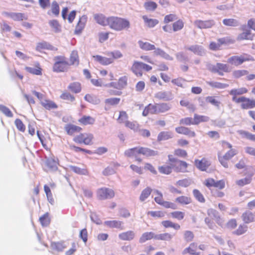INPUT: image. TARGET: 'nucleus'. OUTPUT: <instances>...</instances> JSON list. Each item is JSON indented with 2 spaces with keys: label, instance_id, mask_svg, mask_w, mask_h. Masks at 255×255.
<instances>
[{
  "label": "nucleus",
  "instance_id": "nucleus-1",
  "mask_svg": "<svg viewBox=\"0 0 255 255\" xmlns=\"http://www.w3.org/2000/svg\"><path fill=\"white\" fill-rule=\"evenodd\" d=\"M109 26L115 30L121 31L128 28L130 26V23L129 21L124 18L110 17H109Z\"/></svg>",
  "mask_w": 255,
  "mask_h": 255
},
{
  "label": "nucleus",
  "instance_id": "nucleus-2",
  "mask_svg": "<svg viewBox=\"0 0 255 255\" xmlns=\"http://www.w3.org/2000/svg\"><path fill=\"white\" fill-rule=\"evenodd\" d=\"M169 160L171 162V165L174 170L177 172L184 173L187 171L188 164L184 161H181L174 158L171 155H168Z\"/></svg>",
  "mask_w": 255,
  "mask_h": 255
},
{
  "label": "nucleus",
  "instance_id": "nucleus-3",
  "mask_svg": "<svg viewBox=\"0 0 255 255\" xmlns=\"http://www.w3.org/2000/svg\"><path fill=\"white\" fill-rule=\"evenodd\" d=\"M206 66L208 70L214 73H217L219 75L223 76V72H229L231 70L228 65L217 63L216 65H213L209 63H206Z\"/></svg>",
  "mask_w": 255,
  "mask_h": 255
},
{
  "label": "nucleus",
  "instance_id": "nucleus-4",
  "mask_svg": "<svg viewBox=\"0 0 255 255\" xmlns=\"http://www.w3.org/2000/svg\"><path fill=\"white\" fill-rule=\"evenodd\" d=\"M233 101L236 103H241V107L243 109H250L255 107V100L250 99L244 96L239 98H232Z\"/></svg>",
  "mask_w": 255,
  "mask_h": 255
},
{
  "label": "nucleus",
  "instance_id": "nucleus-5",
  "mask_svg": "<svg viewBox=\"0 0 255 255\" xmlns=\"http://www.w3.org/2000/svg\"><path fill=\"white\" fill-rule=\"evenodd\" d=\"M254 58L248 54H244L240 56H234L228 59V62L235 66L242 64L243 62L248 61H254Z\"/></svg>",
  "mask_w": 255,
  "mask_h": 255
},
{
  "label": "nucleus",
  "instance_id": "nucleus-6",
  "mask_svg": "<svg viewBox=\"0 0 255 255\" xmlns=\"http://www.w3.org/2000/svg\"><path fill=\"white\" fill-rule=\"evenodd\" d=\"M114 196L115 192L110 188L103 187L98 189L97 191V197L100 200L112 199Z\"/></svg>",
  "mask_w": 255,
  "mask_h": 255
},
{
  "label": "nucleus",
  "instance_id": "nucleus-7",
  "mask_svg": "<svg viewBox=\"0 0 255 255\" xmlns=\"http://www.w3.org/2000/svg\"><path fill=\"white\" fill-rule=\"evenodd\" d=\"M215 24L216 22L213 19L207 20H196L194 22V24L200 29L211 28Z\"/></svg>",
  "mask_w": 255,
  "mask_h": 255
},
{
  "label": "nucleus",
  "instance_id": "nucleus-8",
  "mask_svg": "<svg viewBox=\"0 0 255 255\" xmlns=\"http://www.w3.org/2000/svg\"><path fill=\"white\" fill-rule=\"evenodd\" d=\"M185 48L192 52L195 54L201 56H204L206 53L204 48L201 45L197 44L192 45L189 46H185Z\"/></svg>",
  "mask_w": 255,
  "mask_h": 255
},
{
  "label": "nucleus",
  "instance_id": "nucleus-9",
  "mask_svg": "<svg viewBox=\"0 0 255 255\" xmlns=\"http://www.w3.org/2000/svg\"><path fill=\"white\" fill-rule=\"evenodd\" d=\"M210 161L205 158H203L201 160L196 159L195 160V165L196 167L201 171H205L210 165Z\"/></svg>",
  "mask_w": 255,
  "mask_h": 255
},
{
  "label": "nucleus",
  "instance_id": "nucleus-10",
  "mask_svg": "<svg viewBox=\"0 0 255 255\" xmlns=\"http://www.w3.org/2000/svg\"><path fill=\"white\" fill-rule=\"evenodd\" d=\"M130 69L136 76H141L142 75L143 70L142 62L134 61Z\"/></svg>",
  "mask_w": 255,
  "mask_h": 255
},
{
  "label": "nucleus",
  "instance_id": "nucleus-11",
  "mask_svg": "<svg viewBox=\"0 0 255 255\" xmlns=\"http://www.w3.org/2000/svg\"><path fill=\"white\" fill-rule=\"evenodd\" d=\"M70 64L68 62L54 63L53 66V70L56 72H62L66 71L68 70Z\"/></svg>",
  "mask_w": 255,
  "mask_h": 255
},
{
  "label": "nucleus",
  "instance_id": "nucleus-12",
  "mask_svg": "<svg viewBox=\"0 0 255 255\" xmlns=\"http://www.w3.org/2000/svg\"><path fill=\"white\" fill-rule=\"evenodd\" d=\"M241 218L246 224H249L255 221V214L250 211H246L243 213Z\"/></svg>",
  "mask_w": 255,
  "mask_h": 255
},
{
  "label": "nucleus",
  "instance_id": "nucleus-13",
  "mask_svg": "<svg viewBox=\"0 0 255 255\" xmlns=\"http://www.w3.org/2000/svg\"><path fill=\"white\" fill-rule=\"evenodd\" d=\"M94 60L103 65H108L113 62V58H109L100 55H93Z\"/></svg>",
  "mask_w": 255,
  "mask_h": 255
},
{
  "label": "nucleus",
  "instance_id": "nucleus-14",
  "mask_svg": "<svg viewBox=\"0 0 255 255\" xmlns=\"http://www.w3.org/2000/svg\"><path fill=\"white\" fill-rule=\"evenodd\" d=\"M135 234L133 231L123 232L119 235V238L123 241H131L135 237Z\"/></svg>",
  "mask_w": 255,
  "mask_h": 255
},
{
  "label": "nucleus",
  "instance_id": "nucleus-15",
  "mask_svg": "<svg viewBox=\"0 0 255 255\" xmlns=\"http://www.w3.org/2000/svg\"><path fill=\"white\" fill-rule=\"evenodd\" d=\"M87 17L86 15H83L80 17L75 30V34H80L84 29L86 23Z\"/></svg>",
  "mask_w": 255,
  "mask_h": 255
},
{
  "label": "nucleus",
  "instance_id": "nucleus-16",
  "mask_svg": "<svg viewBox=\"0 0 255 255\" xmlns=\"http://www.w3.org/2000/svg\"><path fill=\"white\" fill-rule=\"evenodd\" d=\"M123 222L120 221L112 220L107 221L104 222V225L110 228H115L121 230L124 229Z\"/></svg>",
  "mask_w": 255,
  "mask_h": 255
},
{
  "label": "nucleus",
  "instance_id": "nucleus-17",
  "mask_svg": "<svg viewBox=\"0 0 255 255\" xmlns=\"http://www.w3.org/2000/svg\"><path fill=\"white\" fill-rule=\"evenodd\" d=\"M155 97L165 101H169L173 99V96L170 92H158L155 94Z\"/></svg>",
  "mask_w": 255,
  "mask_h": 255
},
{
  "label": "nucleus",
  "instance_id": "nucleus-18",
  "mask_svg": "<svg viewBox=\"0 0 255 255\" xmlns=\"http://www.w3.org/2000/svg\"><path fill=\"white\" fill-rule=\"evenodd\" d=\"M175 131L178 133L187 135L190 137H195L196 136L194 131H191L188 128L184 127H177L175 128Z\"/></svg>",
  "mask_w": 255,
  "mask_h": 255
},
{
  "label": "nucleus",
  "instance_id": "nucleus-19",
  "mask_svg": "<svg viewBox=\"0 0 255 255\" xmlns=\"http://www.w3.org/2000/svg\"><path fill=\"white\" fill-rule=\"evenodd\" d=\"M197 245L196 243H192L189 247L185 248L182 252L183 255L189 254L190 255H199V254L196 252Z\"/></svg>",
  "mask_w": 255,
  "mask_h": 255
},
{
  "label": "nucleus",
  "instance_id": "nucleus-20",
  "mask_svg": "<svg viewBox=\"0 0 255 255\" xmlns=\"http://www.w3.org/2000/svg\"><path fill=\"white\" fill-rule=\"evenodd\" d=\"M94 18L99 24L103 26L109 25V18H106L103 14H95Z\"/></svg>",
  "mask_w": 255,
  "mask_h": 255
},
{
  "label": "nucleus",
  "instance_id": "nucleus-21",
  "mask_svg": "<svg viewBox=\"0 0 255 255\" xmlns=\"http://www.w3.org/2000/svg\"><path fill=\"white\" fill-rule=\"evenodd\" d=\"M81 129L80 127L72 124L66 125L65 127V130L69 135H72L75 132H79Z\"/></svg>",
  "mask_w": 255,
  "mask_h": 255
},
{
  "label": "nucleus",
  "instance_id": "nucleus-22",
  "mask_svg": "<svg viewBox=\"0 0 255 255\" xmlns=\"http://www.w3.org/2000/svg\"><path fill=\"white\" fill-rule=\"evenodd\" d=\"M2 14L7 17H9L14 20H21L24 18V15L21 13L3 12Z\"/></svg>",
  "mask_w": 255,
  "mask_h": 255
},
{
  "label": "nucleus",
  "instance_id": "nucleus-23",
  "mask_svg": "<svg viewBox=\"0 0 255 255\" xmlns=\"http://www.w3.org/2000/svg\"><path fill=\"white\" fill-rule=\"evenodd\" d=\"M253 36L251 34V30L246 29L242 33L239 34L237 40L239 41L243 40H252Z\"/></svg>",
  "mask_w": 255,
  "mask_h": 255
},
{
  "label": "nucleus",
  "instance_id": "nucleus-24",
  "mask_svg": "<svg viewBox=\"0 0 255 255\" xmlns=\"http://www.w3.org/2000/svg\"><path fill=\"white\" fill-rule=\"evenodd\" d=\"M156 235L153 232H145L142 234L141 236L139 238V242L140 243H143L147 240H149L151 239H154Z\"/></svg>",
  "mask_w": 255,
  "mask_h": 255
},
{
  "label": "nucleus",
  "instance_id": "nucleus-25",
  "mask_svg": "<svg viewBox=\"0 0 255 255\" xmlns=\"http://www.w3.org/2000/svg\"><path fill=\"white\" fill-rule=\"evenodd\" d=\"M48 23L54 32L59 33L61 31V26L57 20H50L49 21Z\"/></svg>",
  "mask_w": 255,
  "mask_h": 255
},
{
  "label": "nucleus",
  "instance_id": "nucleus-26",
  "mask_svg": "<svg viewBox=\"0 0 255 255\" xmlns=\"http://www.w3.org/2000/svg\"><path fill=\"white\" fill-rule=\"evenodd\" d=\"M142 19L145 24L150 28L153 27L158 23V20L157 19L148 18L146 15H143Z\"/></svg>",
  "mask_w": 255,
  "mask_h": 255
},
{
  "label": "nucleus",
  "instance_id": "nucleus-27",
  "mask_svg": "<svg viewBox=\"0 0 255 255\" xmlns=\"http://www.w3.org/2000/svg\"><path fill=\"white\" fill-rule=\"evenodd\" d=\"M173 137V134L170 131L160 132L157 136L158 141L165 140Z\"/></svg>",
  "mask_w": 255,
  "mask_h": 255
},
{
  "label": "nucleus",
  "instance_id": "nucleus-28",
  "mask_svg": "<svg viewBox=\"0 0 255 255\" xmlns=\"http://www.w3.org/2000/svg\"><path fill=\"white\" fill-rule=\"evenodd\" d=\"M154 54L156 55H159L162 57L163 58L165 59L166 60H172L173 58L170 56L168 54L166 53L165 51H164L163 50L160 49V48H156L154 50Z\"/></svg>",
  "mask_w": 255,
  "mask_h": 255
},
{
  "label": "nucleus",
  "instance_id": "nucleus-29",
  "mask_svg": "<svg viewBox=\"0 0 255 255\" xmlns=\"http://www.w3.org/2000/svg\"><path fill=\"white\" fill-rule=\"evenodd\" d=\"M138 43L140 48L142 50L149 51L155 49V46L148 42H144L142 41H139Z\"/></svg>",
  "mask_w": 255,
  "mask_h": 255
},
{
  "label": "nucleus",
  "instance_id": "nucleus-30",
  "mask_svg": "<svg viewBox=\"0 0 255 255\" xmlns=\"http://www.w3.org/2000/svg\"><path fill=\"white\" fill-rule=\"evenodd\" d=\"M141 154L147 156H153L158 154V151L152 150L147 147H142L141 150L140 151Z\"/></svg>",
  "mask_w": 255,
  "mask_h": 255
},
{
  "label": "nucleus",
  "instance_id": "nucleus-31",
  "mask_svg": "<svg viewBox=\"0 0 255 255\" xmlns=\"http://www.w3.org/2000/svg\"><path fill=\"white\" fill-rule=\"evenodd\" d=\"M209 121V118L205 116H200L195 114L194 116L193 123L198 125L201 122H207Z\"/></svg>",
  "mask_w": 255,
  "mask_h": 255
},
{
  "label": "nucleus",
  "instance_id": "nucleus-32",
  "mask_svg": "<svg viewBox=\"0 0 255 255\" xmlns=\"http://www.w3.org/2000/svg\"><path fill=\"white\" fill-rule=\"evenodd\" d=\"M248 92V90L246 88H241L239 89H232L230 91V94L233 96V97L237 98V95H241Z\"/></svg>",
  "mask_w": 255,
  "mask_h": 255
},
{
  "label": "nucleus",
  "instance_id": "nucleus-33",
  "mask_svg": "<svg viewBox=\"0 0 255 255\" xmlns=\"http://www.w3.org/2000/svg\"><path fill=\"white\" fill-rule=\"evenodd\" d=\"M223 23L227 26L236 27L239 25L238 20L234 18H226L223 20Z\"/></svg>",
  "mask_w": 255,
  "mask_h": 255
},
{
  "label": "nucleus",
  "instance_id": "nucleus-34",
  "mask_svg": "<svg viewBox=\"0 0 255 255\" xmlns=\"http://www.w3.org/2000/svg\"><path fill=\"white\" fill-rule=\"evenodd\" d=\"M173 236V235L169 233L160 234L156 235V236L155 237V239L157 240L170 241L172 239Z\"/></svg>",
  "mask_w": 255,
  "mask_h": 255
},
{
  "label": "nucleus",
  "instance_id": "nucleus-35",
  "mask_svg": "<svg viewBox=\"0 0 255 255\" xmlns=\"http://www.w3.org/2000/svg\"><path fill=\"white\" fill-rule=\"evenodd\" d=\"M46 166L49 169L55 171L57 169V162L53 158H48L46 161Z\"/></svg>",
  "mask_w": 255,
  "mask_h": 255
},
{
  "label": "nucleus",
  "instance_id": "nucleus-36",
  "mask_svg": "<svg viewBox=\"0 0 255 255\" xmlns=\"http://www.w3.org/2000/svg\"><path fill=\"white\" fill-rule=\"evenodd\" d=\"M152 189L150 187H147L143 190L139 196V200L140 201L143 202L150 195Z\"/></svg>",
  "mask_w": 255,
  "mask_h": 255
},
{
  "label": "nucleus",
  "instance_id": "nucleus-37",
  "mask_svg": "<svg viewBox=\"0 0 255 255\" xmlns=\"http://www.w3.org/2000/svg\"><path fill=\"white\" fill-rule=\"evenodd\" d=\"M70 61L71 65H78L79 64V57L77 51H72L70 57Z\"/></svg>",
  "mask_w": 255,
  "mask_h": 255
},
{
  "label": "nucleus",
  "instance_id": "nucleus-38",
  "mask_svg": "<svg viewBox=\"0 0 255 255\" xmlns=\"http://www.w3.org/2000/svg\"><path fill=\"white\" fill-rule=\"evenodd\" d=\"M68 89L75 93H78L81 90V84L78 82H73L69 85Z\"/></svg>",
  "mask_w": 255,
  "mask_h": 255
},
{
  "label": "nucleus",
  "instance_id": "nucleus-39",
  "mask_svg": "<svg viewBox=\"0 0 255 255\" xmlns=\"http://www.w3.org/2000/svg\"><path fill=\"white\" fill-rule=\"evenodd\" d=\"M79 122L84 125H92L95 122V120L90 116H84L79 120Z\"/></svg>",
  "mask_w": 255,
  "mask_h": 255
},
{
  "label": "nucleus",
  "instance_id": "nucleus-40",
  "mask_svg": "<svg viewBox=\"0 0 255 255\" xmlns=\"http://www.w3.org/2000/svg\"><path fill=\"white\" fill-rule=\"evenodd\" d=\"M162 225L165 228H172L176 230L180 229V226L178 224L174 223L170 221H162Z\"/></svg>",
  "mask_w": 255,
  "mask_h": 255
},
{
  "label": "nucleus",
  "instance_id": "nucleus-41",
  "mask_svg": "<svg viewBox=\"0 0 255 255\" xmlns=\"http://www.w3.org/2000/svg\"><path fill=\"white\" fill-rule=\"evenodd\" d=\"M207 84L213 88L218 89H224L229 86L228 84L222 83L218 82L210 81L207 82Z\"/></svg>",
  "mask_w": 255,
  "mask_h": 255
},
{
  "label": "nucleus",
  "instance_id": "nucleus-42",
  "mask_svg": "<svg viewBox=\"0 0 255 255\" xmlns=\"http://www.w3.org/2000/svg\"><path fill=\"white\" fill-rule=\"evenodd\" d=\"M175 201L182 205H187L191 202V199L190 197L181 196L176 198Z\"/></svg>",
  "mask_w": 255,
  "mask_h": 255
},
{
  "label": "nucleus",
  "instance_id": "nucleus-43",
  "mask_svg": "<svg viewBox=\"0 0 255 255\" xmlns=\"http://www.w3.org/2000/svg\"><path fill=\"white\" fill-rule=\"evenodd\" d=\"M157 4L152 1H148L144 3V7L147 11H154L157 8Z\"/></svg>",
  "mask_w": 255,
  "mask_h": 255
},
{
  "label": "nucleus",
  "instance_id": "nucleus-44",
  "mask_svg": "<svg viewBox=\"0 0 255 255\" xmlns=\"http://www.w3.org/2000/svg\"><path fill=\"white\" fill-rule=\"evenodd\" d=\"M171 108L170 105L166 103L157 104V113H164L168 111Z\"/></svg>",
  "mask_w": 255,
  "mask_h": 255
},
{
  "label": "nucleus",
  "instance_id": "nucleus-45",
  "mask_svg": "<svg viewBox=\"0 0 255 255\" xmlns=\"http://www.w3.org/2000/svg\"><path fill=\"white\" fill-rule=\"evenodd\" d=\"M41 104L46 109L49 110L52 109H56L57 108L56 104L51 101L45 100V101L42 102Z\"/></svg>",
  "mask_w": 255,
  "mask_h": 255
},
{
  "label": "nucleus",
  "instance_id": "nucleus-46",
  "mask_svg": "<svg viewBox=\"0 0 255 255\" xmlns=\"http://www.w3.org/2000/svg\"><path fill=\"white\" fill-rule=\"evenodd\" d=\"M70 169L72 171L76 173L81 175H88V171L86 169L80 168V167L75 166H71Z\"/></svg>",
  "mask_w": 255,
  "mask_h": 255
},
{
  "label": "nucleus",
  "instance_id": "nucleus-47",
  "mask_svg": "<svg viewBox=\"0 0 255 255\" xmlns=\"http://www.w3.org/2000/svg\"><path fill=\"white\" fill-rule=\"evenodd\" d=\"M39 221L43 226H47L50 224V220L48 213L40 217Z\"/></svg>",
  "mask_w": 255,
  "mask_h": 255
},
{
  "label": "nucleus",
  "instance_id": "nucleus-48",
  "mask_svg": "<svg viewBox=\"0 0 255 255\" xmlns=\"http://www.w3.org/2000/svg\"><path fill=\"white\" fill-rule=\"evenodd\" d=\"M51 247L53 249L60 252L62 251L66 248V246L63 242L52 243L51 244Z\"/></svg>",
  "mask_w": 255,
  "mask_h": 255
},
{
  "label": "nucleus",
  "instance_id": "nucleus-49",
  "mask_svg": "<svg viewBox=\"0 0 255 255\" xmlns=\"http://www.w3.org/2000/svg\"><path fill=\"white\" fill-rule=\"evenodd\" d=\"M159 171L163 174H169L172 172V167L170 165H163L158 168Z\"/></svg>",
  "mask_w": 255,
  "mask_h": 255
},
{
  "label": "nucleus",
  "instance_id": "nucleus-50",
  "mask_svg": "<svg viewBox=\"0 0 255 255\" xmlns=\"http://www.w3.org/2000/svg\"><path fill=\"white\" fill-rule=\"evenodd\" d=\"M193 194L194 197L200 202L204 203L205 201V198L202 193L197 189H194Z\"/></svg>",
  "mask_w": 255,
  "mask_h": 255
},
{
  "label": "nucleus",
  "instance_id": "nucleus-51",
  "mask_svg": "<svg viewBox=\"0 0 255 255\" xmlns=\"http://www.w3.org/2000/svg\"><path fill=\"white\" fill-rule=\"evenodd\" d=\"M26 70L30 73L36 75H41L42 74L41 69L40 67L35 68L34 67H26Z\"/></svg>",
  "mask_w": 255,
  "mask_h": 255
},
{
  "label": "nucleus",
  "instance_id": "nucleus-52",
  "mask_svg": "<svg viewBox=\"0 0 255 255\" xmlns=\"http://www.w3.org/2000/svg\"><path fill=\"white\" fill-rule=\"evenodd\" d=\"M183 22L179 19L173 23V30L175 32L180 30L183 28Z\"/></svg>",
  "mask_w": 255,
  "mask_h": 255
},
{
  "label": "nucleus",
  "instance_id": "nucleus-53",
  "mask_svg": "<svg viewBox=\"0 0 255 255\" xmlns=\"http://www.w3.org/2000/svg\"><path fill=\"white\" fill-rule=\"evenodd\" d=\"M0 111L2 112L6 117L11 118L13 117V114L10 110L6 106L2 105H0Z\"/></svg>",
  "mask_w": 255,
  "mask_h": 255
},
{
  "label": "nucleus",
  "instance_id": "nucleus-54",
  "mask_svg": "<svg viewBox=\"0 0 255 255\" xmlns=\"http://www.w3.org/2000/svg\"><path fill=\"white\" fill-rule=\"evenodd\" d=\"M249 73L248 71L246 70H235L233 72L234 77L236 78H239L242 76L247 75Z\"/></svg>",
  "mask_w": 255,
  "mask_h": 255
},
{
  "label": "nucleus",
  "instance_id": "nucleus-55",
  "mask_svg": "<svg viewBox=\"0 0 255 255\" xmlns=\"http://www.w3.org/2000/svg\"><path fill=\"white\" fill-rule=\"evenodd\" d=\"M128 116L126 112L121 111L120 112V115L118 119V121L120 123H125L126 124V121H128Z\"/></svg>",
  "mask_w": 255,
  "mask_h": 255
},
{
  "label": "nucleus",
  "instance_id": "nucleus-56",
  "mask_svg": "<svg viewBox=\"0 0 255 255\" xmlns=\"http://www.w3.org/2000/svg\"><path fill=\"white\" fill-rule=\"evenodd\" d=\"M176 57L178 61L182 62H187L189 60L188 57L183 52L177 53L176 54Z\"/></svg>",
  "mask_w": 255,
  "mask_h": 255
},
{
  "label": "nucleus",
  "instance_id": "nucleus-57",
  "mask_svg": "<svg viewBox=\"0 0 255 255\" xmlns=\"http://www.w3.org/2000/svg\"><path fill=\"white\" fill-rule=\"evenodd\" d=\"M121 99L119 98H112L105 100V103L110 105H118Z\"/></svg>",
  "mask_w": 255,
  "mask_h": 255
},
{
  "label": "nucleus",
  "instance_id": "nucleus-58",
  "mask_svg": "<svg viewBox=\"0 0 255 255\" xmlns=\"http://www.w3.org/2000/svg\"><path fill=\"white\" fill-rule=\"evenodd\" d=\"M171 215L172 218L181 220L184 218L185 214L181 211H175L171 213Z\"/></svg>",
  "mask_w": 255,
  "mask_h": 255
},
{
  "label": "nucleus",
  "instance_id": "nucleus-59",
  "mask_svg": "<svg viewBox=\"0 0 255 255\" xmlns=\"http://www.w3.org/2000/svg\"><path fill=\"white\" fill-rule=\"evenodd\" d=\"M239 133L246 137L247 139L252 141H255V134H253L248 131L244 130L239 131Z\"/></svg>",
  "mask_w": 255,
  "mask_h": 255
},
{
  "label": "nucleus",
  "instance_id": "nucleus-60",
  "mask_svg": "<svg viewBox=\"0 0 255 255\" xmlns=\"http://www.w3.org/2000/svg\"><path fill=\"white\" fill-rule=\"evenodd\" d=\"M248 227L245 225H241L239 226L238 229L235 232L237 235H241L247 232Z\"/></svg>",
  "mask_w": 255,
  "mask_h": 255
},
{
  "label": "nucleus",
  "instance_id": "nucleus-61",
  "mask_svg": "<svg viewBox=\"0 0 255 255\" xmlns=\"http://www.w3.org/2000/svg\"><path fill=\"white\" fill-rule=\"evenodd\" d=\"M125 126L134 131H137L138 129V125L136 122L126 121Z\"/></svg>",
  "mask_w": 255,
  "mask_h": 255
},
{
  "label": "nucleus",
  "instance_id": "nucleus-62",
  "mask_svg": "<svg viewBox=\"0 0 255 255\" xmlns=\"http://www.w3.org/2000/svg\"><path fill=\"white\" fill-rule=\"evenodd\" d=\"M15 125L17 128L21 131H24L25 129V127L22 121L18 119H17L15 120L14 122Z\"/></svg>",
  "mask_w": 255,
  "mask_h": 255
},
{
  "label": "nucleus",
  "instance_id": "nucleus-63",
  "mask_svg": "<svg viewBox=\"0 0 255 255\" xmlns=\"http://www.w3.org/2000/svg\"><path fill=\"white\" fill-rule=\"evenodd\" d=\"M194 238V234L193 232L190 231H186L184 233V239L187 242H189L192 241Z\"/></svg>",
  "mask_w": 255,
  "mask_h": 255
},
{
  "label": "nucleus",
  "instance_id": "nucleus-64",
  "mask_svg": "<svg viewBox=\"0 0 255 255\" xmlns=\"http://www.w3.org/2000/svg\"><path fill=\"white\" fill-rule=\"evenodd\" d=\"M186 81L182 79V78H177V79H173L172 81H171V82L177 85V86H179V87H182V88H184V84L185 83Z\"/></svg>",
  "mask_w": 255,
  "mask_h": 255
}]
</instances>
